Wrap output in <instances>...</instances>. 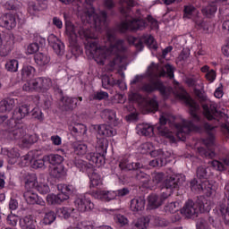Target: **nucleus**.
Here are the masks:
<instances>
[{"label":"nucleus","instance_id":"nucleus-29","mask_svg":"<svg viewBox=\"0 0 229 229\" xmlns=\"http://www.w3.org/2000/svg\"><path fill=\"white\" fill-rule=\"evenodd\" d=\"M120 12L122 15H125V17H128V13L131 12V8L135 6V2L133 0H120Z\"/></svg>","mask_w":229,"mask_h":229},{"label":"nucleus","instance_id":"nucleus-23","mask_svg":"<svg viewBox=\"0 0 229 229\" xmlns=\"http://www.w3.org/2000/svg\"><path fill=\"white\" fill-rule=\"evenodd\" d=\"M31 109L30 108V106L28 105H22L18 109L14 110L13 114V119L15 121H21V119H24L26 115L30 114V111Z\"/></svg>","mask_w":229,"mask_h":229},{"label":"nucleus","instance_id":"nucleus-26","mask_svg":"<svg viewBox=\"0 0 229 229\" xmlns=\"http://www.w3.org/2000/svg\"><path fill=\"white\" fill-rule=\"evenodd\" d=\"M119 167L122 171H140V169L144 168V165L140 162L128 163L123 161L119 164Z\"/></svg>","mask_w":229,"mask_h":229},{"label":"nucleus","instance_id":"nucleus-32","mask_svg":"<svg viewBox=\"0 0 229 229\" xmlns=\"http://www.w3.org/2000/svg\"><path fill=\"white\" fill-rule=\"evenodd\" d=\"M148 201L150 210H155V208H158V207L162 205V199L157 194H150L148 198Z\"/></svg>","mask_w":229,"mask_h":229},{"label":"nucleus","instance_id":"nucleus-36","mask_svg":"<svg viewBox=\"0 0 229 229\" xmlns=\"http://www.w3.org/2000/svg\"><path fill=\"white\" fill-rule=\"evenodd\" d=\"M35 189L40 192V194H47L49 192V186L47 185V182H46V179L44 178V175H39L38 183L36 184Z\"/></svg>","mask_w":229,"mask_h":229},{"label":"nucleus","instance_id":"nucleus-37","mask_svg":"<svg viewBox=\"0 0 229 229\" xmlns=\"http://www.w3.org/2000/svg\"><path fill=\"white\" fill-rule=\"evenodd\" d=\"M44 160L51 164L52 165H60L64 162V157L58 154H50L44 156Z\"/></svg>","mask_w":229,"mask_h":229},{"label":"nucleus","instance_id":"nucleus-52","mask_svg":"<svg viewBox=\"0 0 229 229\" xmlns=\"http://www.w3.org/2000/svg\"><path fill=\"white\" fill-rule=\"evenodd\" d=\"M197 229H210V225H208V221L205 217H199L196 222Z\"/></svg>","mask_w":229,"mask_h":229},{"label":"nucleus","instance_id":"nucleus-6","mask_svg":"<svg viewBox=\"0 0 229 229\" xmlns=\"http://www.w3.org/2000/svg\"><path fill=\"white\" fill-rule=\"evenodd\" d=\"M22 89L25 92H33V90H36L37 92H44V90L49 89V85H47V80L37 78L26 82Z\"/></svg>","mask_w":229,"mask_h":229},{"label":"nucleus","instance_id":"nucleus-54","mask_svg":"<svg viewBox=\"0 0 229 229\" xmlns=\"http://www.w3.org/2000/svg\"><path fill=\"white\" fill-rule=\"evenodd\" d=\"M164 178H165V174L163 172H154L152 174V182L154 183H160L161 182L164 181Z\"/></svg>","mask_w":229,"mask_h":229},{"label":"nucleus","instance_id":"nucleus-4","mask_svg":"<svg viewBox=\"0 0 229 229\" xmlns=\"http://www.w3.org/2000/svg\"><path fill=\"white\" fill-rule=\"evenodd\" d=\"M106 12L102 11L99 14L94 13V11H84L81 13V19L82 22H88V24H93L95 28H103L106 26Z\"/></svg>","mask_w":229,"mask_h":229},{"label":"nucleus","instance_id":"nucleus-49","mask_svg":"<svg viewBox=\"0 0 229 229\" xmlns=\"http://www.w3.org/2000/svg\"><path fill=\"white\" fill-rule=\"evenodd\" d=\"M35 72V68L30 65H25L21 69V76L22 78H30L33 76V73Z\"/></svg>","mask_w":229,"mask_h":229},{"label":"nucleus","instance_id":"nucleus-9","mask_svg":"<svg viewBox=\"0 0 229 229\" xmlns=\"http://www.w3.org/2000/svg\"><path fill=\"white\" fill-rule=\"evenodd\" d=\"M76 106H78V98H76L61 97L59 99L58 108L61 112H72Z\"/></svg>","mask_w":229,"mask_h":229},{"label":"nucleus","instance_id":"nucleus-1","mask_svg":"<svg viewBox=\"0 0 229 229\" xmlns=\"http://www.w3.org/2000/svg\"><path fill=\"white\" fill-rule=\"evenodd\" d=\"M66 35L72 47L78 46V35L81 38H85V47L89 51V55L95 58L97 64L99 65H105V61L108 58L111 60L109 66L114 69L115 65L118 67L123 64V58L121 56V53L126 51V46H124V40L118 39L114 44H111L109 48L105 47H101L98 46V39L96 34L92 33L90 30H85L82 25H73L71 21H66Z\"/></svg>","mask_w":229,"mask_h":229},{"label":"nucleus","instance_id":"nucleus-18","mask_svg":"<svg viewBox=\"0 0 229 229\" xmlns=\"http://www.w3.org/2000/svg\"><path fill=\"white\" fill-rule=\"evenodd\" d=\"M67 199H69V195L63 191L57 195L51 194L47 196V202L48 205H60L64 203V201H67Z\"/></svg>","mask_w":229,"mask_h":229},{"label":"nucleus","instance_id":"nucleus-30","mask_svg":"<svg viewBox=\"0 0 229 229\" xmlns=\"http://www.w3.org/2000/svg\"><path fill=\"white\" fill-rule=\"evenodd\" d=\"M25 201L29 205H40V200L38 199V195L32 191H27L23 194Z\"/></svg>","mask_w":229,"mask_h":229},{"label":"nucleus","instance_id":"nucleus-20","mask_svg":"<svg viewBox=\"0 0 229 229\" xmlns=\"http://www.w3.org/2000/svg\"><path fill=\"white\" fill-rule=\"evenodd\" d=\"M102 117L110 124L111 126H119V119L117 118V114L112 109H104L102 111Z\"/></svg>","mask_w":229,"mask_h":229},{"label":"nucleus","instance_id":"nucleus-41","mask_svg":"<svg viewBox=\"0 0 229 229\" xmlns=\"http://www.w3.org/2000/svg\"><path fill=\"white\" fill-rule=\"evenodd\" d=\"M149 216H141L134 224V228L136 229H146L149 226Z\"/></svg>","mask_w":229,"mask_h":229},{"label":"nucleus","instance_id":"nucleus-63","mask_svg":"<svg viewBox=\"0 0 229 229\" xmlns=\"http://www.w3.org/2000/svg\"><path fill=\"white\" fill-rule=\"evenodd\" d=\"M196 12V7L194 5H185L184 6V17L191 19V15Z\"/></svg>","mask_w":229,"mask_h":229},{"label":"nucleus","instance_id":"nucleus-2","mask_svg":"<svg viewBox=\"0 0 229 229\" xmlns=\"http://www.w3.org/2000/svg\"><path fill=\"white\" fill-rule=\"evenodd\" d=\"M179 98L183 99L184 103L189 106L190 121L183 123L182 127L179 131H177L176 136L180 140H185V135L194 131L198 129V126H204L205 130L208 131V139L204 140L203 142L207 148L214 146V126L210 123H203V119L201 118V107L199 104L191 98L187 92L183 91L182 94H179Z\"/></svg>","mask_w":229,"mask_h":229},{"label":"nucleus","instance_id":"nucleus-56","mask_svg":"<svg viewBox=\"0 0 229 229\" xmlns=\"http://www.w3.org/2000/svg\"><path fill=\"white\" fill-rule=\"evenodd\" d=\"M101 183V178H99V175L98 174L93 173L90 176V189H94V187H98Z\"/></svg>","mask_w":229,"mask_h":229},{"label":"nucleus","instance_id":"nucleus-48","mask_svg":"<svg viewBox=\"0 0 229 229\" xmlns=\"http://www.w3.org/2000/svg\"><path fill=\"white\" fill-rule=\"evenodd\" d=\"M165 70H162L159 73L160 78H164L165 74H167L168 78L173 79L174 78V71L173 70V66L170 64L165 65Z\"/></svg>","mask_w":229,"mask_h":229},{"label":"nucleus","instance_id":"nucleus-61","mask_svg":"<svg viewBox=\"0 0 229 229\" xmlns=\"http://www.w3.org/2000/svg\"><path fill=\"white\" fill-rule=\"evenodd\" d=\"M208 164L212 165L216 171H225L226 166L225 165L217 160L209 161Z\"/></svg>","mask_w":229,"mask_h":229},{"label":"nucleus","instance_id":"nucleus-44","mask_svg":"<svg viewBox=\"0 0 229 229\" xmlns=\"http://www.w3.org/2000/svg\"><path fill=\"white\" fill-rule=\"evenodd\" d=\"M73 149L76 155H85L87 153V144L81 142H74Z\"/></svg>","mask_w":229,"mask_h":229},{"label":"nucleus","instance_id":"nucleus-38","mask_svg":"<svg viewBox=\"0 0 229 229\" xmlns=\"http://www.w3.org/2000/svg\"><path fill=\"white\" fill-rule=\"evenodd\" d=\"M20 225L22 229H36L35 221H33V216H31L20 219Z\"/></svg>","mask_w":229,"mask_h":229},{"label":"nucleus","instance_id":"nucleus-60","mask_svg":"<svg viewBox=\"0 0 229 229\" xmlns=\"http://www.w3.org/2000/svg\"><path fill=\"white\" fill-rule=\"evenodd\" d=\"M141 153L146 154V153H151L153 149H155V147L153 146V143L151 142H146L143 143L140 146Z\"/></svg>","mask_w":229,"mask_h":229},{"label":"nucleus","instance_id":"nucleus-17","mask_svg":"<svg viewBox=\"0 0 229 229\" xmlns=\"http://www.w3.org/2000/svg\"><path fill=\"white\" fill-rule=\"evenodd\" d=\"M86 158L93 167H102V165H105V156H102L99 152L89 153L86 155Z\"/></svg>","mask_w":229,"mask_h":229},{"label":"nucleus","instance_id":"nucleus-59","mask_svg":"<svg viewBox=\"0 0 229 229\" xmlns=\"http://www.w3.org/2000/svg\"><path fill=\"white\" fill-rule=\"evenodd\" d=\"M7 157L11 160H15L21 157V154L19 153V148H13L10 150H7Z\"/></svg>","mask_w":229,"mask_h":229},{"label":"nucleus","instance_id":"nucleus-22","mask_svg":"<svg viewBox=\"0 0 229 229\" xmlns=\"http://www.w3.org/2000/svg\"><path fill=\"white\" fill-rule=\"evenodd\" d=\"M180 175H171L167 177L163 185L169 191H174L180 187Z\"/></svg>","mask_w":229,"mask_h":229},{"label":"nucleus","instance_id":"nucleus-3","mask_svg":"<svg viewBox=\"0 0 229 229\" xmlns=\"http://www.w3.org/2000/svg\"><path fill=\"white\" fill-rule=\"evenodd\" d=\"M141 90L148 94H151V92L158 90L164 99H167V98L173 94V88L164 85V82L159 80H151L149 82H145L141 86Z\"/></svg>","mask_w":229,"mask_h":229},{"label":"nucleus","instance_id":"nucleus-12","mask_svg":"<svg viewBox=\"0 0 229 229\" xmlns=\"http://www.w3.org/2000/svg\"><path fill=\"white\" fill-rule=\"evenodd\" d=\"M88 142L93 146L103 157L106 155V149H108V140L105 138H97V141L94 142V138H89Z\"/></svg>","mask_w":229,"mask_h":229},{"label":"nucleus","instance_id":"nucleus-34","mask_svg":"<svg viewBox=\"0 0 229 229\" xmlns=\"http://www.w3.org/2000/svg\"><path fill=\"white\" fill-rule=\"evenodd\" d=\"M70 131L72 135L75 137H81V135H85L87 133V126L82 123H75L73 126L70 127Z\"/></svg>","mask_w":229,"mask_h":229},{"label":"nucleus","instance_id":"nucleus-24","mask_svg":"<svg viewBox=\"0 0 229 229\" xmlns=\"http://www.w3.org/2000/svg\"><path fill=\"white\" fill-rule=\"evenodd\" d=\"M98 133L103 137H114L117 135V131L108 124H100L98 126Z\"/></svg>","mask_w":229,"mask_h":229},{"label":"nucleus","instance_id":"nucleus-13","mask_svg":"<svg viewBox=\"0 0 229 229\" xmlns=\"http://www.w3.org/2000/svg\"><path fill=\"white\" fill-rule=\"evenodd\" d=\"M203 108V114L205 117L208 119V121H212V120H219V115H221V113L217 111V108L214 105H202Z\"/></svg>","mask_w":229,"mask_h":229},{"label":"nucleus","instance_id":"nucleus-53","mask_svg":"<svg viewBox=\"0 0 229 229\" xmlns=\"http://www.w3.org/2000/svg\"><path fill=\"white\" fill-rule=\"evenodd\" d=\"M106 98H108V93L105 91H100L89 96V101H101L102 99H106Z\"/></svg>","mask_w":229,"mask_h":229},{"label":"nucleus","instance_id":"nucleus-51","mask_svg":"<svg viewBox=\"0 0 229 229\" xmlns=\"http://www.w3.org/2000/svg\"><path fill=\"white\" fill-rule=\"evenodd\" d=\"M203 182H199L198 179L194 178L191 181L190 185L191 191L194 192H199V191H203Z\"/></svg>","mask_w":229,"mask_h":229},{"label":"nucleus","instance_id":"nucleus-57","mask_svg":"<svg viewBox=\"0 0 229 229\" xmlns=\"http://www.w3.org/2000/svg\"><path fill=\"white\" fill-rule=\"evenodd\" d=\"M45 162H47L44 159V157L42 159H34L30 161L32 169H42L44 166Z\"/></svg>","mask_w":229,"mask_h":229},{"label":"nucleus","instance_id":"nucleus-19","mask_svg":"<svg viewBox=\"0 0 229 229\" xmlns=\"http://www.w3.org/2000/svg\"><path fill=\"white\" fill-rule=\"evenodd\" d=\"M159 123L160 126H157V130L162 137H165L166 139H169L171 142H176V139L174 138V135L173 132L169 131L168 129L164 128L165 124H167V119L165 116H161L159 118Z\"/></svg>","mask_w":229,"mask_h":229},{"label":"nucleus","instance_id":"nucleus-25","mask_svg":"<svg viewBox=\"0 0 229 229\" xmlns=\"http://www.w3.org/2000/svg\"><path fill=\"white\" fill-rule=\"evenodd\" d=\"M95 198L98 199H102L103 201H112V199H115L117 194L115 191H97L93 192Z\"/></svg>","mask_w":229,"mask_h":229},{"label":"nucleus","instance_id":"nucleus-45","mask_svg":"<svg viewBox=\"0 0 229 229\" xmlns=\"http://www.w3.org/2000/svg\"><path fill=\"white\" fill-rule=\"evenodd\" d=\"M5 69L9 72H17L19 69V62L15 59H12L5 64Z\"/></svg>","mask_w":229,"mask_h":229},{"label":"nucleus","instance_id":"nucleus-31","mask_svg":"<svg viewBox=\"0 0 229 229\" xmlns=\"http://www.w3.org/2000/svg\"><path fill=\"white\" fill-rule=\"evenodd\" d=\"M34 60L38 65L44 67L51 62V57L47 53H38L34 55Z\"/></svg>","mask_w":229,"mask_h":229},{"label":"nucleus","instance_id":"nucleus-55","mask_svg":"<svg viewBox=\"0 0 229 229\" xmlns=\"http://www.w3.org/2000/svg\"><path fill=\"white\" fill-rule=\"evenodd\" d=\"M198 151H199L200 157H205L206 158H214V157H216L215 151H208L203 147L198 148Z\"/></svg>","mask_w":229,"mask_h":229},{"label":"nucleus","instance_id":"nucleus-62","mask_svg":"<svg viewBox=\"0 0 229 229\" xmlns=\"http://www.w3.org/2000/svg\"><path fill=\"white\" fill-rule=\"evenodd\" d=\"M58 191H62L63 192H66V194L69 196V194H72L74 192V188L71 185H58L57 186Z\"/></svg>","mask_w":229,"mask_h":229},{"label":"nucleus","instance_id":"nucleus-33","mask_svg":"<svg viewBox=\"0 0 229 229\" xmlns=\"http://www.w3.org/2000/svg\"><path fill=\"white\" fill-rule=\"evenodd\" d=\"M153 126L148 123H141L137 126L139 135H143L145 137H151V135H153Z\"/></svg>","mask_w":229,"mask_h":229},{"label":"nucleus","instance_id":"nucleus-50","mask_svg":"<svg viewBox=\"0 0 229 229\" xmlns=\"http://www.w3.org/2000/svg\"><path fill=\"white\" fill-rule=\"evenodd\" d=\"M208 222L212 226L215 228H217L219 226V223H221V220L219 219V213L217 211H215L209 217Z\"/></svg>","mask_w":229,"mask_h":229},{"label":"nucleus","instance_id":"nucleus-64","mask_svg":"<svg viewBox=\"0 0 229 229\" xmlns=\"http://www.w3.org/2000/svg\"><path fill=\"white\" fill-rule=\"evenodd\" d=\"M104 8H106V10H114L115 8V1L114 0H104Z\"/></svg>","mask_w":229,"mask_h":229},{"label":"nucleus","instance_id":"nucleus-7","mask_svg":"<svg viewBox=\"0 0 229 229\" xmlns=\"http://www.w3.org/2000/svg\"><path fill=\"white\" fill-rule=\"evenodd\" d=\"M146 28V20L132 19L131 21H125L120 24L121 31H137V30H144Z\"/></svg>","mask_w":229,"mask_h":229},{"label":"nucleus","instance_id":"nucleus-21","mask_svg":"<svg viewBox=\"0 0 229 229\" xmlns=\"http://www.w3.org/2000/svg\"><path fill=\"white\" fill-rule=\"evenodd\" d=\"M146 207L144 197H136L131 200L130 208L132 212H142Z\"/></svg>","mask_w":229,"mask_h":229},{"label":"nucleus","instance_id":"nucleus-27","mask_svg":"<svg viewBox=\"0 0 229 229\" xmlns=\"http://www.w3.org/2000/svg\"><path fill=\"white\" fill-rule=\"evenodd\" d=\"M15 108V99L14 98H5L0 101V112L4 114V112H12Z\"/></svg>","mask_w":229,"mask_h":229},{"label":"nucleus","instance_id":"nucleus-43","mask_svg":"<svg viewBox=\"0 0 229 229\" xmlns=\"http://www.w3.org/2000/svg\"><path fill=\"white\" fill-rule=\"evenodd\" d=\"M50 176H53V178H57V179L63 178V176H65V169L62 165L55 166L50 171Z\"/></svg>","mask_w":229,"mask_h":229},{"label":"nucleus","instance_id":"nucleus-11","mask_svg":"<svg viewBox=\"0 0 229 229\" xmlns=\"http://www.w3.org/2000/svg\"><path fill=\"white\" fill-rule=\"evenodd\" d=\"M74 203L79 212H90L94 210V202L87 198V195L81 198H77Z\"/></svg>","mask_w":229,"mask_h":229},{"label":"nucleus","instance_id":"nucleus-42","mask_svg":"<svg viewBox=\"0 0 229 229\" xmlns=\"http://www.w3.org/2000/svg\"><path fill=\"white\" fill-rule=\"evenodd\" d=\"M12 49L13 47L12 46V42L6 41L5 43L2 42L0 45V55L8 56L10 53H12Z\"/></svg>","mask_w":229,"mask_h":229},{"label":"nucleus","instance_id":"nucleus-8","mask_svg":"<svg viewBox=\"0 0 229 229\" xmlns=\"http://www.w3.org/2000/svg\"><path fill=\"white\" fill-rule=\"evenodd\" d=\"M5 126V131L9 133L8 137H10L12 140H19V139H22L24 135H26V131L22 127L14 126L10 120L6 121Z\"/></svg>","mask_w":229,"mask_h":229},{"label":"nucleus","instance_id":"nucleus-39","mask_svg":"<svg viewBox=\"0 0 229 229\" xmlns=\"http://www.w3.org/2000/svg\"><path fill=\"white\" fill-rule=\"evenodd\" d=\"M216 12H217V5L211 4L201 9L202 14L208 19H212L214 15H216Z\"/></svg>","mask_w":229,"mask_h":229},{"label":"nucleus","instance_id":"nucleus-15","mask_svg":"<svg viewBox=\"0 0 229 229\" xmlns=\"http://www.w3.org/2000/svg\"><path fill=\"white\" fill-rule=\"evenodd\" d=\"M0 26L1 28H5L6 30H13L17 26V21L15 16L12 13H5L0 17Z\"/></svg>","mask_w":229,"mask_h":229},{"label":"nucleus","instance_id":"nucleus-28","mask_svg":"<svg viewBox=\"0 0 229 229\" xmlns=\"http://www.w3.org/2000/svg\"><path fill=\"white\" fill-rule=\"evenodd\" d=\"M25 189H35L37 187V174H26L23 177Z\"/></svg>","mask_w":229,"mask_h":229},{"label":"nucleus","instance_id":"nucleus-14","mask_svg":"<svg viewBox=\"0 0 229 229\" xmlns=\"http://www.w3.org/2000/svg\"><path fill=\"white\" fill-rule=\"evenodd\" d=\"M48 44L49 46L54 49L55 53H56V55H64V43H62V41L54 34H51L48 36Z\"/></svg>","mask_w":229,"mask_h":229},{"label":"nucleus","instance_id":"nucleus-35","mask_svg":"<svg viewBox=\"0 0 229 229\" xmlns=\"http://www.w3.org/2000/svg\"><path fill=\"white\" fill-rule=\"evenodd\" d=\"M144 108L148 113L155 114V112H158V102L157 101V97L146 100Z\"/></svg>","mask_w":229,"mask_h":229},{"label":"nucleus","instance_id":"nucleus-46","mask_svg":"<svg viewBox=\"0 0 229 229\" xmlns=\"http://www.w3.org/2000/svg\"><path fill=\"white\" fill-rule=\"evenodd\" d=\"M56 219V214L55 211H48L45 214V216L43 218L44 225H51L55 223V220Z\"/></svg>","mask_w":229,"mask_h":229},{"label":"nucleus","instance_id":"nucleus-40","mask_svg":"<svg viewBox=\"0 0 229 229\" xmlns=\"http://www.w3.org/2000/svg\"><path fill=\"white\" fill-rule=\"evenodd\" d=\"M196 176L201 183H205V182L208 180V173L207 172V168L204 166H199L196 171Z\"/></svg>","mask_w":229,"mask_h":229},{"label":"nucleus","instance_id":"nucleus-10","mask_svg":"<svg viewBox=\"0 0 229 229\" xmlns=\"http://www.w3.org/2000/svg\"><path fill=\"white\" fill-rule=\"evenodd\" d=\"M181 214L187 219L198 217V204L194 203L192 199H189L181 208Z\"/></svg>","mask_w":229,"mask_h":229},{"label":"nucleus","instance_id":"nucleus-16","mask_svg":"<svg viewBox=\"0 0 229 229\" xmlns=\"http://www.w3.org/2000/svg\"><path fill=\"white\" fill-rule=\"evenodd\" d=\"M225 196L227 198L223 199L219 201V208L221 214L225 216V219H227L229 221V184L225 185Z\"/></svg>","mask_w":229,"mask_h":229},{"label":"nucleus","instance_id":"nucleus-58","mask_svg":"<svg viewBox=\"0 0 229 229\" xmlns=\"http://www.w3.org/2000/svg\"><path fill=\"white\" fill-rule=\"evenodd\" d=\"M194 94H195L198 101H199V103H205V101H207V95H205V91H203L201 89H195Z\"/></svg>","mask_w":229,"mask_h":229},{"label":"nucleus","instance_id":"nucleus-5","mask_svg":"<svg viewBox=\"0 0 229 229\" xmlns=\"http://www.w3.org/2000/svg\"><path fill=\"white\" fill-rule=\"evenodd\" d=\"M129 42L133 44L138 51H142V49H144V44L145 46H148V47H150V49L158 48L155 44V38L151 35H143L140 38H131L129 39Z\"/></svg>","mask_w":229,"mask_h":229},{"label":"nucleus","instance_id":"nucleus-47","mask_svg":"<svg viewBox=\"0 0 229 229\" xmlns=\"http://www.w3.org/2000/svg\"><path fill=\"white\" fill-rule=\"evenodd\" d=\"M6 221H7V225H9V226L15 228V226H17V224L19 223V221H21V217H19V216H17V215L11 213L10 215L7 216Z\"/></svg>","mask_w":229,"mask_h":229}]
</instances>
